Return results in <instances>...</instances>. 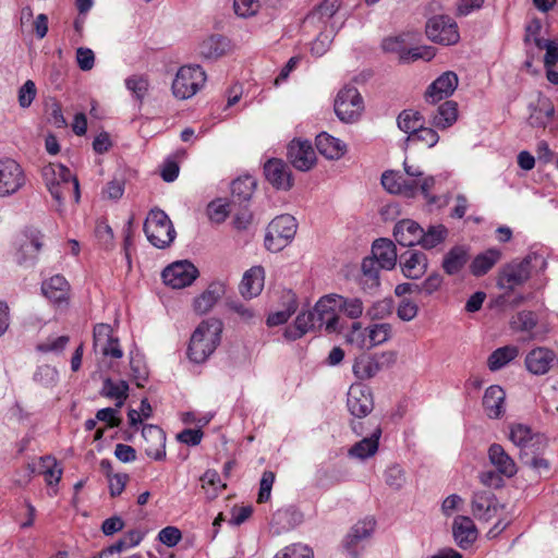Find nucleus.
Masks as SVG:
<instances>
[{
    "instance_id": "60",
    "label": "nucleus",
    "mask_w": 558,
    "mask_h": 558,
    "mask_svg": "<svg viewBox=\"0 0 558 558\" xmlns=\"http://www.w3.org/2000/svg\"><path fill=\"white\" fill-rule=\"evenodd\" d=\"M43 466L46 468L45 477L49 485L57 484L61 480L62 471L56 469L57 462L51 457L41 458Z\"/></svg>"
},
{
    "instance_id": "25",
    "label": "nucleus",
    "mask_w": 558,
    "mask_h": 558,
    "mask_svg": "<svg viewBox=\"0 0 558 558\" xmlns=\"http://www.w3.org/2000/svg\"><path fill=\"white\" fill-rule=\"evenodd\" d=\"M265 271L262 266H254L245 271L240 284L244 298L257 296L264 288Z\"/></svg>"
},
{
    "instance_id": "57",
    "label": "nucleus",
    "mask_w": 558,
    "mask_h": 558,
    "mask_svg": "<svg viewBox=\"0 0 558 558\" xmlns=\"http://www.w3.org/2000/svg\"><path fill=\"white\" fill-rule=\"evenodd\" d=\"M274 482L275 473L271 471H265L259 483L257 502L263 504L269 500Z\"/></svg>"
},
{
    "instance_id": "27",
    "label": "nucleus",
    "mask_w": 558,
    "mask_h": 558,
    "mask_svg": "<svg viewBox=\"0 0 558 558\" xmlns=\"http://www.w3.org/2000/svg\"><path fill=\"white\" fill-rule=\"evenodd\" d=\"M453 537L461 548L470 546L477 537L475 524L469 517L458 515L452 525Z\"/></svg>"
},
{
    "instance_id": "4",
    "label": "nucleus",
    "mask_w": 558,
    "mask_h": 558,
    "mask_svg": "<svg viewBox=\"0 0 558 558\" xmlns=\"http://www.w3.org/2000/svg\"><path fill=\"white\" fill-rule=\"evenodd\" d=\"M318 308L322 312L323 319L327 322V331L333 332L338 330V312H343L352 319L359 318L363 313V303L357 298L347 299L332 293L318 300Z\"/></svg>"
},
{
    "instance_id": "48",
    "label": "nucleus",
    "mask_w": 558,
    "mask_h": 558,
    "mask_svg": "<svg viewBox=\"0 0 558 558\" xmlns=\"http://www.w3.org/2000/svg\"><path fill=\"white\" fill-rule=\"evenodd\" d=\"M296 308H298V302H296L295 295L290 294L288 302H287V308L283 311H279V312L270 314L266 320L267 325L269 327L283 325L284 323L288 322V319L291 317V315L295 313Z\"/></svg>"
},
{
    "instance_id": "9",
    "label": "nucleus",
    "mask_w": 558,
    "mask_h": 558,
    "mask_svg": "<svg viewBox=\"0 0 558 558\" xmlns=\"http://www.w3.org/2000/svg\"><path fill=\"white\" fill-rule=\"evenodd\" d=\"M425 33L433 43L444 46L454 45L460 39L458 25L448 15L430 17L426 23Z\"/></svg>"
},
{
    "instance_id": "16",
    "label": "nucleus",
    "mask_w": 558,
    "mask_h": 558,
    "mask_svg": "<svg viewBox=\"0 0 558 558\" xmlns=\"http://www.w3.org/2000/svg\"><path fill=\"white\" fill-rule=\"evenodd\" d=\"M264 173L267 181L277 190L288 191L293 185L291 170L281 159H269L264 166Z\"/></svg>"
},
{
    "instance_id": "14",
    "label": "nucleus",
    "mask_w": 558,
    "mask_h": 558,
    "mask_svg": "<svg viewBox=\"0 0 558 558\" xmlns=\"http://www.w3.org/2000/svg\"><path fill=\"white\" fill-rule=\"evenodd\" d=\"M347 405L355 417H365L374 408L369 388L362 385H352L348 392Z\"/></svg>"
},
{
    "instance_id": "58",
    "label": "nucleus",
    "mask_w": 558,
    "mask_h": 558,
    "mask_svg": "<svg viewBox=\"0 0 558 558\" xmlns=\"http://www.w3.org/2000/svg\"><path fill=\"white\" fill-rule=\"evenodd\" d=\"M33 378L44 386H51L57 381L58 372L49 365H41L36 369Z\"/></svg>"
},
{
    "instance_id": "18",
    "label": "nucleus",
    "mask_w": 558,
    "mask_h": 558,
    "mask_svg": "<svg viewBox=\"0 0 558 558\" xmlns=\"http://www.w3.org/2000/svg\"><path fill=\"white\" fill-rule=\"evenodd\" d=\"M142 436L145 453L154 460H163L166 458V435L163 430L149 424L143 427Z\"/></svg>"
},
{
    "instance_id": "3",
    "label": "nucleus",
    "mask_w": 558,
    "mask_h": 558,
    "mask_svg": "<svg viewBox=\"0 0 558 558\" xmlns=\"http://www.w3.org/2000/svg\"><path fill=\"white\" fill-rule=\"evenodd\" d=\"M222 327V323L216 318L203 320L196 327L187 348L192 362L203 363L214 353L220 342Z\"/></svg>"
},
{
    "instance_id": "62",
    "label": "nucleus",
    "mask_w": 558,
    "mask_h": 558,
    "mask_svg": "<svg viewBox=\"0 0 558 558\" xmlns=\"http://www.w3.org/2000/svg\"><path fill=\"white\" fill-rule=\"evenodd\" d=\"M232 214L234 215L233 226L236 229H246L247 226L251 223L252 214L248 210V204H243L241 207H234V211Z\"/></svg>"
},
{
    "instance_id": "20",
    "label": "nucleus",
    "mask_w": 558,
    "mask_h": 558,
    "mask_svg": "<svg viewBox=\"0 0 558 558\" xmlns=\"http://www.w3.org/2000/svg\"><path fill=\"white\" fill-rule=\"evenodd\" d=\"M43 246V235L39 231L27 230L22 235L16 252V260L19 264H25L34 260Z\"/></svg>"
},
{
    "instance_id": "61",
    "label": "nucleus",
    "mask_w": 558,
    "mask_h": 558,
    "mask_svg": "<svg viewBox=\"0 0 558 558\" xmlns=\"http://www.w3.org/2000/svg\"><path fill=\"white\" fill-rule=\"evenodd\" d=\"M435 54H436L435 49L429 46H418V47L409 48L408 54H407L408 58H407L405 63H409L411 61H416L420 59L429 61L435 57Z\"/></svg>"
},
{
    "instance_id": "22",
    "label": "nucleus",
    "mask_w": 558,
    "mask_h": 558,
    "mask_svg": "<svg viewBox=\"0 0 558 558\" xmlns=\"http://www.w3.org/2000/svg\"><path fill=\"white\" fill-rule=\"evenodd\" d=\"M367 258H374L380 268L390 270L397 263L396 245L388 239H378L373 243L372 256Z\"/></svg>"
},
{
    "instance_id": "64",
    "label": "nucleus",
    "mask_w": 558,
    "mask_h": 558,
    "mask_svg": "<svg viewBox=\"0 0 558 558\" xmlns=\"http://www.w3.org/2000/svg\"><path fill=\"white\" fill-rule=\"evenodd\" d=\"M234 12L239 16H251L254 15L259 8L257 0H233Z\"/></svg>"
},
{
    "instance_id": "24",
    "label": "nucleus",
    "mask_w": 558,
    "mask_h": 558,
    "mask_svg": "<svg viewBox=\"0 0 558 558\" xmlns=\"http://www.w3.org/2000/svg\"><path fill=\"white\" fill-rule=\"evenodd\" d=\"M400 266L405 277L417 279L427 269V257L422 252L407 251L400 255Z\"/></svg>"
},
{
    "instance_id": "46",
    "label": "nucleus",
    "mask_w": 558,
    "mask_h": 558,
    "mask_svg": "<svg viewBox=\"0 0 558 558\" xmlns=\"http://www.w3.org/2000/svg\"><path fill=\"white\" fill-rule=\"evenodd\" d=\"M235 206H231V202L226 203L222 199H216L208 204L207 214L213 222L221 223L229 214L234 211Z\"/></svg>"
},
{
    "instance_id": "5",
    "label": "nucleus",
    "mask_w": 558,
    "mask_h": 558,
    "mask_svg": "<svg viewBox=\"0 0 558 558\" xmlns=\"http://www.w3.org/2000/svg\"><path fill=\"white\" fill-rule=\"evenodd\" d=\"M147 240L157 248L168 247L175 239L174 227L168 215L159 209H151L144 222Z\"/></svg>"
},
{
    "instance_id": "13",
    "label": "nucleus",
    "mask_w": 558,
    "mask_h": 558,
    "mask_svg": "<svg viewBox=\"0 0 558 558\" xmlns=\"http://www.w3.org/2000/svg\"><path fill=\"white\" fill-rule=\"evenodd\" d=\"M94 349L101 355L112 359H120L123 355L119 339L112 335L108 324H98L94 327Z\"/></svg>"
},
{
    "instance_id": "44",
    "label": "nucleus",
    "mask_w": 558,
    "mask_h": 558,
    "mask_svg": "<svg viewBox=\"0 0 558 558\" xmlns=\"http://www.w3.org/2000/svg\"><path fill=\"white\" fill-rule=\"evenodd\" d=\"M423 118L420 112L413 110H403L397 120L398 128L410 134V136L423 124Z\"/></svg>"
},
{
    "instance_id": "34",
    "label": "nucleus",
    "mask_w": 558,
    "mask_h": 558,
    "mask_svg": "<svg viewBox=\"0 0 558 558\" xmlns=\"http://www.w3.org/2000/svg\"><path fill=\"white\" fill-rule=\"evenodd\" d=\"M494 495L490 492H477L472 498V512L478 520L488 521L495 514Z\"/></svg>"
},
{
    "instance_id": "6",
    "label": "nucleus",
    "mask_w": 558,
    "mask_h": 558,
    "mask_svg": "<svg viewBox=\"0 0 558 558\" xmlns=\"http://www.w3.org/2000/svg\"><path fill=\"white\" fill-rule=\"evenodd\" d=\"M298 223L291 215H280L271 220L265 235V247L271 252L284 248L296 233Z\"/></svg>"
},
{
    "instance_id": "11",
    "label": "nucleus",
    "mask_w": 558,
    "mask_h": 558,
    "mask_svg": "<svg viewBox=\"0 0 558 558\" xmlns=\"http://www.w3.org/2000/svg\"><path fill=\"white\" fill-rule=\"evenodd\" d=\"M198 270L187 262H177L166 267L161 274L163 282L173 288L182 289L190 286L197 277Z\"/></svg>"
},
{
    "instance_id": "63",
    "label": "nucleus",
    "mask_w": 558,
    "mask_h": 558,
    "mask_svg": "<svg viewBox=\"0 0 558 558\" xmlns=\"http://www.w3.org/2000/svg\"><path fill=\"white\" fill-rule=\"evenodd\" d=\"M182 538L181 531L175 526L163 527L158 533V539L168 547L175 546Z\"/></svg>"
},
{
    "instance_id": "21",
    "label": "nucleus",
    "mask_w": 558,
    "mask_h": 558,
    "mask_svg": "<svg viewBox=\"0 0 558 558\" xmlns=\"http://www.w3.org/2000/svg\"><path fill=\"white\" fill-rule=\"evenodd\" d=\"M470 257L469 246L454 245L444 255L441 268L448 276H456L465 267Z\"/></svg>"
},
{
    "instance_id": "37",
    "label": "nucleus",
    "mask_w": 558,
    "mask_h": 558,
    "mask_svg": "<svg viewBox=\"0 0 558 558\" xmlns=\"http://www.w3.org/2000/svg\"><path fill=\"white\" fill-rule=\"evenodd\" d=\"M228 40L219 35L210 36L199 45V54L206 59H217L228 50Z\"/></svg>"
},
{
    "instance_id": "41",
    "label": "nucleus",
    "mask_w": 558,
    "mask_h": 558,
    "mask_svg": "<svg viewBox=\"0 0 558 558\" xmlns=\"http://www.w3.org/2000/svg\"><path fill=\"white\" fill-rule=\"evenodd\" d=\"M448 235V230L444 225L429 226L425 231L423 229V236L418 245L425 250H432L442 243Z\"/></svg>"
},
{
    "instance_id": "59",
    "label": "nucleus",
    "mask_w": 558,
    "mask_h": 558,
    "mask_svg": "<svg viewBox=\"0 0 558 558\" xmlns=\"http://www.w3.org/2000/svg\"><path fill=\"white\" fill-rule=\"evenodd\" d=\"M385 480L393 489H400L405 482L404 471L399 465H391L385 472Z\"/></svg>"
},
{
    "instance_id": "2",
    "label": "nucleus",
    "mask_w": 558,
    "mask_h": 558,
    "mask_svg": "<svg viewBox=\"0 0 558 558\" xmlns=\"http://www.w3.org/2000/svg\"><path fill=\"white\" fill-rule=\"evenodd\" d=\"M546 267L547 262L543 255L530 253L520 262L513 260L505 265L498 272L497 286L508 292L513 291L523 286L534 270L544 271Z\"/></svg>"
},
{
    "instance_id": "1",
    "label": "nucleus",
    "mask_w": 558,
    "mask_h": 558,
    "mask_svg": "<svg viewBox=\"0 0 558 558\" xmlns=\"http://www.w3.org/2000/svg\"><path fill=\"white\" fill-rule=\"evenodd\" d=\"M41 177L51 196L62 206L66 196L71 195L75 203L80 202V183L71 170L61 163H48L41 169Z\"/></svg>"
},
{
    "instance_id": "15",
    "label": "nucleus",
    "mask_w": 558,
    "mask_h": 558,
    "mask_svg": "<svg viewBox=\"0 0 558 558\" xmlns=\"http://www.w3.org/2000/svg\"><path fill=\"white\" fill-rule=\"evenodd\" d=\"M458 75L452 71H447L437 77L427 88L425 99L427 102L436 104L450 97L458 87Z\"/></svg>"
},
{
    "instance_id": "17",
    "label": "nucleus",
    "mask_w": 558,
    "mask_h": 558,
    "mask_svg": "<svg viewBox=\"0 0 558 558\" xmlns=\"http://www.w3.org/2000/svg\"><path fill=\"white\" fill-rule=\"evenodd\" d=\"M287 156L291 165L300 171L310 170L316 161L315 151L306 141H292L288 146Z\"/></svg>"
},
{
    "instance_id": "56",
    "label": "nucleus",
    "mask_w": 558,
    "mask_h": 558,
    "mask_svg": "<svg viewBox=\"0 0 558 558\" xmlns=\"http://www.w3.org/2000/svg\"><path fill=\"white\" fill-rule=\"evenodd\" d=\"M36 85L33 81L27 80L19 89V105L22 108H28L36 97Z\"/></svg>"
},
{
    "instance_id": "52",
    "label": "nucleus",
    "mask_w": 558,
    "mask_h": 558,
    "mask_svg": "<svg viewBox=\"0 0 558 558\" xmlns=\"http://www.w3.org/2000/svg\"><path fill=\"white\" fill-rule=\"evenodd\" d=\"M536 315L534 312L531 311L519 312L512 322L513 328L525 332L532 331L536 327Z\"/></svg>"
},
{
    "instance_id": "51",
    "label": "nucleus",
    "mask_w": 558,
    "mask_h": 558,
    "mask_svg": "<svg viewBox=\"0 0 558 558\" xmlns=\"http://www.w3.org/2000/svg\"><path fill=\"white\" fill-rule=\"evenodd\" d=\"M314 553L307 545L296 543L286 546L274 558H313Z\"/></svg>"
},
{
    "instance_id": "31",
    "label": "nucleus",
    "mask_w": 558,
    "mask_h": 558,
    "mask_svg": "<svg viewBox=\"0 0 558 558\" xmlns=\"http://www.w3.org/2000/svg\"><path fill=\"white\" fill-rule=\"evenodd\" d=\"M381 436V428L377 426L369 437H365L362 440L355 442L349 449V456L360 460H365L373 457L379 446V438Z\"/></svg>"
},
{
    "instance_id": "40",
    "label": "nucleus",
    "mask_w": 558,
    "mask_h": 558,
    "mask_svg": "<svg viewBox=\"0 0 558 558\" xmlns=\"http://www.w3.org/2000/svg\"><path fill=\"white\" fill-rule=\"evenodd\" d=\"M519 354V349L514 345H506L495 350L488 357V367L490 371H498Z\"/></svg>"
},
{
    "instance_id": "54",
    "label": "nucleus",
    "mask_w": 558,
    "mask_h": 558,
    "mask_svg": "<svg viewBox=\"0 0 558 558\" xmlns=\"http://www.w3.org/2000/svg\"><path fill=\"white\" fill-rule=\"evenodd\" d=\"M70 338L68 336H59L53 338H48L46 341L39 343L37 345V350L44 353L56 352L60 353L64 350L66 344L69 343Z\"/></svg>"
},
{
    "instance_id": "7",
    "label": "nucleus",
    "mask_w": 558,
    "mask_h": 558,
    "mask_svg": "<svg viewBox=\"0 0 558 558\" xmlns=\"http://www.w3.org/2000/svg\"><path fill=\"white\" fill-rule=\"evenodd\" d=\"M205 81L206 74L202 66L183 65L172 82V93L179 99H187L199 90Z\"/></svg>"
},
{
    "instance_id": "26",
    "label": "nucleus",
    "mask_w": 558,
    "mask_h": 558,
    "mask_svg": "<svg viewBox=\"0 0 558 558\" xmlns=\"http://www.w3.org/2000/svg\"><path fill=\"white\" fill-rule=\"evenodd\" d=\"M488 459L500 474L512 477L517 473L513 459L506 452L501 445H490L488 448Z\"/></svg>"
},
{
    "instance_id": "49",
    "label": "nucleus",
    "mask_w": 558,
    "mask_h": 558,
    "mask_svg": "<svg viewBox=\"0 0 558 558\" xmlns=\"http://www.w3.org/2000/svg\"><path fill=\"white\" fill-rule=\"evenodd\" d=\"M381 46L386 52L397 53L401 62H407L409 48L403 35L385 38Z\"/></svg>"
},
{
    "instance_id": "38",
    "label": "nucleus",
    "mask_w": 558,
    "mask_h": 558,
    "mask_svg": "<svg viewBox=\"0 0 558 558\" xmlns=\"http://www.w3.org/2000/svg\"><path fill=\"white\" fill-rule=\"evenodd\" d=\"M458 117L457 104L451 100H447L441 104L436 112L432 117V124L439 129H446L451 126Z\"/></svg>"
},
{
    "instance_id": "30",
    "label": "nucleus",
    "mask_w": 558,
    "mask_h": 558,
    "mask_svg": "<svg viewBox=\"0 0 558 558\" xmlns=\"http://www.w3.org/2000/svg\"><path fill=\"white\" fill-rule=\"evenodd\" d=\"M316 147L323 156L332 160L341 158L347 150L344 143L326 132L316 136Z\"/></svg>"
},
{
    "instance_id": "39",
    "label": "nucleus",
    "mask_w": 558,
    "mask_h": 558,
    "mask_svg": "<svg viewBox=\"0 0 558 558\" xmlns=\"http://www.w3.org/2000/svg\"><path fill=\"white\" fill-rule=\"evenodd\" d=\"M322 312L318 308V302L313 311L301 312L295 319V324L306 333L312 329H322L325 327L327 330V322L323 319Z\"/></svg>"
},
{
    "instance_id": "12",
    "label": "nucleus",
    "mask_w": 558,
    "mask_h": 558,
    "mask_svg": "<svg viewBox=\"0 0 558 558\" xmlns=\"http://www.w3.org/2000/svg\"><path fill=\"white\" fill-rule=\"evenodd\" d=\"M376 521L367 517L355 523L343 539V547L354 558L360 555L364 541L368 539L374 532Z\"/></svg>"
},
{
    "instance_id": "8",
    "label": "nucleus",
    "mask_w": 558,
    "mask_h": 558,
    "mask_svg": "<svg viewBox=\"0 0 558 558\" xmlns=\"http://www.w3.org/2000/svg\"><path fill=\"white\" fill-rule=\"evenodd\" d=\"M363 109V98L356 87L347 86L339 90L335 100V112L341 121L355 122Z\"/></svg>"
},
{
    "instance_id": "50",
    "label": "nucleus",
    "mask_w": 558,
    "mask_h": 558,
    "mask_svg": "<svg viewBox=\"0 0 558 558\" xmlns=\"http://www.w3.org/2000/svg\"><path fill=\"white\" fill-rule=\"evenodd\" d=\"M125 86L142 102L147 94L149 83L144 75H132L125 80Z\"/></svg>"
},
{
    "instance_id": "35",
    "label": "nucleus",
    "mask_w": 558,
    "mask_h": 558,
    "mask_svg": "<svg viewBox=\"0 0 558 558\" xmlns=\"http://www.w3.org/2000/svg\"><path fill=\"white\" fill-rule=\"evenodd\" d=\"M255 189V181L251 177L239 178L231 183V206L248 204Z\"/></svg>"
},
{
    "instance_id": "53",
    "label": "nucleus",
    "mask_w": 558,
    "mask_h": 558,
    "mask_svg": "<svg viewBox=\"0 0 558 558\" xmlns=\"http://www.w3.org/2000/svg\"><path fill=\"white\" fill-rule=\"evenodd\" d=\"M403 175L396 171H385L381 175V184L391 194L401 195Z\"/></svg>"
},
{
    "instance_id": "42",
    "label": "nucleus",
    "mask_w": 558,
    "mask_h": 558,
    "mask_svg": "<svg viewBox=\"0 0 558 558\" xmlns=\"http://www.w3.org/2000/svg\"><path fill=\"white\" fill-rule=\"evenodd\" d=\"M129 385L126 381L121 380L114 383L111 379L104 381L102 395L117 400V408H121L128 398Z\"/></svg>"
},
{
    "instance_id": "28",
    "label": "nucleus",
    "mask_w": 558,
    "mask_h": 558,
    "mask_svg": "<svg viewBox=\"0 0 558 558\" xmlns=\"http://www.w3.org/2000/svg\"><path fill=\"white\" fill-rule=\"evenodd\" d=\"M501 259V251L495 247L477 254L471 262L470 272L475 277L486 275Z\"/></svg>"
},
{
    "instance_id": "19",
    "label": "nucleus",
    "mask_w": 558,
    "mask_h": 558,
    "mask_svg": "<svg viewBox=\"0 0 558 558\" xmlns=\"http://www.w3.org/2000/svg\"><path fill=\"white\" fill-rule=\"evenodd\" d=\"M556 354L553 350L538 347L531 350L525 357V366L534 375H545L549 372Z\"/></svg>"
},
{
    "instance_id": "32",
    "label": "nucleus",
    "mask_w": 558,
    "mask_h": 558,
    "mask_svg": "<svg viewBox=\"0 0 558 558\" xmlns=\"http://www.w3.org/2000/svg\"><path fill=\"white\" fill-rule=\"evenodd\" d=\"M379 266L374 258H364L361 265V276L359 282L362 289L367 293H374L380 284Z\"/></svg>"
},
{
    "instance_id": "36",
    "label": "nucleus",
    "mask_w": 558,
    "mask_h": 558,
    "mask_svg": "<svg viewBox=\"0 0 558 558\" xmlns=\"http://www.w3.org/2000/svg\"><path fill=\"white\" fill-rule=\"evenodd\" d=\"M41 291L50 301L61 303L66 300L69 283L63 276L56 275L43 282Z\"/></svg>"
},
{
    "instance_id": "10",
    "label": "nucleus",
    "mask_w": 558,
    "mask_h": 558,
    "mask_svg": "<svg viewBox=\"0 0 558 558\" xmlns=\"http://www.w3.org/2000/svg\"><path fill=\"white\" fill-rule=\"evenodd\" d=\"M26 183L21 165L11 158L0 159V197L17 193Z\"/></svg>"
},
{
    "instance_id": "55",
    "label": "nucleus",
    "mask_w": 558,
    "mask_h": 558,
    "mask_svg": "<svg viewBox=\"0 0 558 558\" xmlns=\"http://www.w3.org/2000/svg\"><path fill=\"white\" fill-rule=\"evenodd\" d=\"M409 138L422 142L426 144L427 147H433L438 143L439 135L432 128H424L422 124Z\"/></svg>"
},
{
    "instance_id": "43",
    "label": "nucleus",
    "mask_w": 558,
    "mask_h": 558,
    "mask_svg": "<svg viewBox=\"0 0 558 558\" xmlns=\"http://www.w3.org/2000/svg\"><path fill=\"white\" fill-rule=\"evenodd\" d=\"M509 438L515 446L526 449L534 445L535 436L529 426L514 424L510 427Z\"/></svg>"
},
{
    "instance_id": "29",
    "label": "nucleus",
    "mask_w": 558,
    "mask_h": 558,
    "mask_svg": "<svg viewBox=\"0 0 558 558\" xmlns=\"http://www.w3.org/2000/svg\"><path fill=\"white\" fill-rule=\"evenodd\" d=\"M506 392L500 386L488 387L483 397V407L490 418H498L504 413Z\"/></svg>"
},
{
    "instance_id": "23",
    "label": "nucleus",
    "mask_w": 558,
    "mask_h": 558,
    "mask_svg": "<svg viewBox=\"0 0 558 558\" xmlns=\"http://www.w3.org/2000/svg\"><path fill=\"white\" fill-rule=\"evenodd\" d=\"M393 236L402 246H413L420 243L423 228L414 220L403 219L396 223Z\"/></svg>"
},
{
    "instance_id": "47",
    "label": "nucleus",
    "mask_w": 558,
    "mask_h": 558,
    "mask_svg": "<svg viewBox=\"0 0 558 558\" xmlns=\"http://www.w3.org/2000/svg\"><path fill=\"white\" fill-rule=\"evenodd\" d=\"M369 347L383 344L391 337L392 327L390 324H374L367 328Z\"/></svg>"
},
{
    "instance_id": "33",
    "label": "nucleus",
    "mask_w": 558,
    "mask_h": 558,
    "mask_svg": "<svg viewBox=\"0 0 558 558\" xmlns=\"http://www.w3.org/2000/svg\"><path fill=\"white\" fill-rule=\"evenodd\" d=\"M226 292L222 283L214 282L194 301V308L199 314H205L220 300Z\"/></svg>"
},
{
    "instance_id": "45",
    "label": "nucleus",
    "mask_w": 558,
    "mask_h": 558,
    "mask_svg": "<svg viewBox=\"0 0 558 558\" xmlns=\"http://www.w3.org/2000/svg\"><path fill=\"white\" fill-rule=\"evenodd\" d=\"M380 369L379 363L369 356H364L353 365L354 375L360 379H368L374 377Z\"/></svg>"
}]
</instances>
